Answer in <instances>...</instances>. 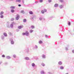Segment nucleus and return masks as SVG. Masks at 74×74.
Returning a JSON list of instances; mask_svg holds the SVG:
<instances>
[{"label":"nucleus","mask_w":74,"mask_h":74,"mask_svg":"<svg viewBox=\"0 0 74 74\" xmlns=\"http://www.w3.org/2000/svg\"><path fill=\"white\" fill-rule=\"evenodd\" d=\"M43 1L42 0H40L39 1V2H40V3H42V2Z\"/></svg>","instance_id":"43"},{"label":"nucleus","mask_w":74,"mask_h":74,"mask_svg":"<svg viewBox=\"0 0 74 74\" xmlns=\"http://www.w3.org/2000/svg\"><path fill=\"white\" fill-rule=\"evenodd\" d=\"M42 19V18L41 17H40L39 18V20H40V21H41Z\"/></svg>","instance_id":"44"},{"label":"nucleus","mask_w":74,"mask_h":74,"mask_svg":"<svg viewBox=\"0 0 74 74\" xmlns=\"http://www.w3.org/2000/svg\"><path fill=\"white\" fill-rule=\"evenodd\" d=\"M1 40H4V36H3V35L1 36Z\"/></svg>","instance_id":"6"},{"label":"nucleus","mask_w":74,"mask_h":74,"mask_svg":"<svg viewBox=\"0 0 74 74\" xmlns=\"http://www.w3.org/2000/svg\"><path fill=\"white\" fill-rule=\"evenodd\" d=\"M13 57L14 58H16V55L15 54L13 55Z\"/></svg>","instance_id":"50"},{"label":"nucleus","mask_w":74,"mask_h":74,"mask_svg":"<svg viewBox=\"0 0 74 74\" xmlns=\"http://www.w3.org/2000/svg\"><path fill=\"white\" fill-rule=\"evenodd\" d=\"M38 3V1H35V3H36V4H37Z\"/></svg>","instance_id":"39"},{"label":"nucleus","mask_w":74,"mask_h":74,"mask_svg":"<svg viewBox=\"0 0 74 74\" xmlns=\"http://www.w3.org/2000/svg\"><path fill=\"white\" fill-rule=\"evenodd\" d=\"M3 34L5 37H7V34L5 32L3 33Z\"/></svg>","instance_id":"7"},{"label":"nucleus","mask_w":74,"mask_h":74,"mask_svg":"<svg viewBox=\"0 0 74 74\" xmlns=\"http://www.w3.org/2000/svg\"><path fill=\"white\" fill-rule=\"evenodd\" d=\"M23 26H20L18 27V29H21V28H23Z\"/></svg>","instance_id":"11"},{"label":"nucleus","mask_w":74,"mask_h":74,"mask_svg":"<svg viewBox=\"0 0 74 74\" xmlns=\"http://www.w3.org/2000/svg\"><path fill=\"white\" fill-rule=\"evenodd\" d=\"M26 21H27V20H26V19H24L23 20V22H26Z\"/></svg>","instance_id":"29"},{"label":"nucleus","mask_w":74,"mask_h":74,"mask_svg":"<svg viewBox=\"0 0 74 74\" xmlns=\"http://www.w3.org/2000/svg\"><path fill=\"white\" fill-rule=\"evenodd\" d=\"M41 12L42 14H44L45 13V12L44 10H42L41 11Z\"/></svg>","instance_id":"31"},{"label":"nucleus","mask_w":74,"mask_h":74,"mask_svg":"<svg viewBox=\"0 0 74 74\" xmlns=\"http://www.w3.org/2000/svg\"><path fill=\"white\" fill-rule=\"evenodd\" d=\"M22 2L23 4H24V3H25V1H24V0H22Z\"/></svg>","instance_id":"38"},{"label":"nucleus","mask_w":74,"mask_h":74,"mask_svg":"<svg viewBox=\"0 0 74 74\" xmlns=\"http://www.w3.org/2000/svg\"><path fill=\"white\" fill-rule=\"evenodd\" d=\"M11 12H12V13H14L15 12V11L13 9H12L11 10Z\"/></svg>","instance_id":"25"},{"label":"nucleus","mask_w":74,"mask_h":74,"mask_svg":"<svg viewBox=\"0 0 74 74\" xmlns=\"http://www.w3.org/2000/svg\"><path fill=\"white\" fill-rule=\"evenodd\" d=\"M41 74H45V72H44V71H41Z\"/></svg>","instance_id":"24"},{"label":"nucleus","mask_w":74,"mask_h":74,"mask_svg":"<svg viewBox=\"0 0 74 74\" xmlns=\"http://www.w3.org/2000/svg\"><path fill=\"white\" fill-rule=\"evenodd\" d=\"M62 61H59L58 62V64H59V65H62Z\"/></svg>","instance_id":"8"},{"label":"nucleus","mask_w":74,"mask_h":74,"mask_svg":"<svg viewBox=\"0 0 74 74\" xmlns=\"http://www.w3.org/2000/svg\"><path fill=\"white\" fill-rule=\"evenodd\" d=\"M65 50L67 51L68 50V47H66L65 48Z\"/></svg>","instance_id":"27"},{"label":"nucleus","mask_w":74,"mask_h":74,"mask_svg":"<svg viewBox=\"0 0 74 74\" xmlns=\"http://www.w3.org/2000/svg\"><path fill=\"white\" fill-rule=\"evenodd\" d=\"M16 2H18V3H21V0H16Z\"/></svg>","instance_id":"21"},{"label":"nucleus","mask_w":74,"mask_h":74,"mask_svg":"<svg viewBox=\"0 0 74 74\" xmlns=\"http://www.w3.org/2000/svg\"><path fill=\"white\" fill-rule=\"evenodd\" d=\"M33 31H34V30H33L32 29H31L29 31V32L30 33H32L33 32Z\"/></svg>","instance_id":"30"},{"label":"nucleus","mask_w":74,"mask_h":74,"mask_svg":"<svg viewBox=\"0 0 74 74\" xmlns=\"http://www.w3.org/2000/svg\"><path fill=\"white\" fill-rule=\"evenodd\" d=\"M60 69L61 70H63V69H64V67L63 66H61L60 67Z\"/></svg>","instance_id":"23"},{"label":"nucleus","mask_w":74,"mask_h":74,"mask_svg":"<svg viewBox=\"0 0 74 74\" xmlns=\"http://www.w3.org/2000/svg\"><path fill=\"white\" fill-rule=\"evenodd\" d=\"M10 8L11 9H14L15 8V7L14 6H11L10 7Z\"/></svg>","instance_id":"12"},{"label":"nucleus","mask_w":74,"mask_h":74,"mask_svg":"<svg viewBox=\"0 0 74 74\" xmlns=\"http://www.w3.org/2000/svg\"><path fill=\"white\" fill-rule=\"evenodd\" d=\"M29 14H31V15H32V14H33V12H32V11H30L29 12Z\"/></svg>","instance_id":"19"},{"label":"nucleus","mask_w":74,"mask_h":74,"mask_svg":"<svg viewBox=\"0 0 74 74\" xmlns=\"http://www.w3.org/2000/svg\"><path fill=\"white\" fill-rule=\"evenodd\" d=\"M8 34L10 36H12V33H11L10 32H9Z\"/></svg>","instance_id":"26"},{"label":"nucleus","mask_w":74,"mask_h":74,"mask_svg":"<svg viewBox=\"0 0 74 74\" xmlns=\"http://www.w3.org/2000/svg\"><path fill=\"white\" fill-rule=\"evenodd\" d=\"M42 57L43 58V59H45V58H46L45 55L44 54H42Z\"/></svg>","instance_id":"5"},{"label":"nucleus","mask_w":74,"mask_h":74,"mask_svg":"<svg viewBox=\"0 0 74 74\" xmlns=\"http://www.w3.org/2000/svg\"><path fill=\"white\" fill-rule=\"evenodd\" d=\"M23 35L24 36L25 35H26L25 32V33H23Z\"/></svg>","instance_id":"47"},{"label":"nucleus","mask_w":74,"mask_h":74,"mask_svg":"<svg viewBox=\"0 0 74 74\" xmlns=\"http://www.w3.org/2000/svg\"><path fill=\"white\" fill-rule=\"evenodd\" d=\"M41 65L42 66H45V64L44 63H42L41 64Z\"/></svg>","instance_id":"22"},{"label":"nucleus","mask_w":74,"mask_h":74,"mask_svg":"<svg viewBox=\"0 0 74 74\" xmlns=\"http://www.w3.org/2000/svg\"><path fill=\"white\" fill-rule=\"evenodd\" d=\"M2 56L3 58H4L5 57V55H3Z\"/></svg>","instance_id":"45"},{"label":"nucleus","mask_w":74,"mask_h":74,"mask_svg":"<svg viewBox=\"0 0 74 74\" xmlns=\"http://www.w3.org/2000/svg\"><path fill=\"white\" fill-rule=\"evenodd\" d=\"M32 67H35V66H36V65L35 64H34V63H32Z\"/></svg>","instance_id":"18"},{"label":"nucleus","mask_w":74,"mask_h":74,"mask_svg":"<svg viewBox=\"0 0 74 74\" xmlns=\"http://www.w3.org/2000/svg\"><path fill=\"white\" fill-rule=\"evenodd\" d=\"M13 25H16V23H15L14 22H13L12 23Z\"/></svg>","instance_id":"34"},{"label":"nucleus","mask_w":74,"mask_h":74,"mask_svg":"<svg viewBox=\"0 0 74 74\" xmlns=\"http://www.w3.org/2000/svg\"><path fill=\"white\" fill-rule=\"evenodd\" d=\"M45 37L46 38H48V36L47 35H45Z\"/></svg>","instance_id":"48"},{"label":"nucleus","mask_w":74,"mask_h":74,"mask_svg":"<svg viewBox=\"0 0 74 74\" xmlns=\"http://www.w3.org/2000/svg\"><path fill=\"white\" fill-rule=\"evenodd\" d=\"M68 25H69V26H70V25H71V24L70 23V22L69 21H68Z\"/></svg>","instance_id":"33"},{"label":"nucleus","mask_w":74,"mask_h":74,"mask_svg":"<svg viewBox=\"0 0 74 74\" xmlns=\"http://www.w3.org/2000/svg\"><path fill=\"white\" fill-rule=\"evenodd\" d=\"M21 13H22V14H25V11L23 10L21 11Z\"/></svg>","instance_id":"14"},{"label":"nucleus","mask_w":74,"mask_h":74,"mask_svg":"<svg viewBox=\"0 0 74 74\" xmlns=\"http://www.w3.org/2000/svg\"><path fill=\"white\" fill-rule=\"evenodd\" d=\"M10 40L11 41V44L12 45H14V41L13 40L12 38H11L10 39Z\"/></svg>","instance_id":"1"},{"label":"nucleus","mask_w":74,"mask_h":74,"mask_svg":"<svg viewBox=\"0 0 74 74\" xmlns=\"http://www.w3.org/2000/svg\"><path fill=\"white\" fill-rule=\"evenodd\" d=\"M6 58L7 59H11V57H10V56H6Z\"/></svg>","instance_id":"13"},{"label":"nucleus","mask_w":74,"mask_h":74,"mask_svg":"<svg viewBox=\"0 0 74 74\" xmlns=\"http://www.w3.org/2000/svg\"><path fill=\"white\" fill-rule=\"evenodd\" d=\"M4 14V12L3 11H1L0 13V15H2Z\"/></svg>","instance_id":"20"},{"label":"nucleus","mask_w":74,"mask_h":74,"mask_svg":"<svg viewBox=\"0 0 74 74\" xmlns=\"http://www.w3.org/2000/svg\"><path fill=\"white\" fill-rule=\"evenodd\" d=\"M59 1L61 3H63L64 1L63 0H59Z\"/></svg>","instance_id":"36"},{"label":"nucleus","mask_w":74,"mask_h":74,"mask_svg":"<svg viewBox=\"0 0 74 74\" xmlns=\"http://www.w3.org/2000/svg\"><path fill=\"white\" fill-rule=\"evenodd\" d=\"M39 44H42V41L41 40H40L38 42Z\"/></svg>","instance_id":"28"},{"label":"nucleus","mask_w":74,"mask_h":74,"mask_svg":"<svg viewBox=\"0 0 74 74\" xmlns=\"http://www.w3.org/2000/svg\"><path fill=\"white\" fill-rule=\"evenodd\" d=\"M72 52L73 53H74V49L72 51Z\"/></svg>","instance_id":"49"},{"label":"nucleus","mask_w":74,"mask_h":74,"mask_svg":"<svg viewBox=\"0 0 74 74\" xmlns=\"http://www.w3.org/2000/svg\"><path fill=\"white\" fill-rule=\"evenodd\" d=\"M25 51L26 52H27V53H28V52H29V48H27V49H26L25 50Z\"/></svg>","instance_id":"4"},{"label":"nucleus","mask_w":74,"mask_h":74,"mask_svg":"<svg viewBox=\"0 0 74 74\" xmlns=\"http://www.w3.org/2000/svg\"><path fill=\"white\" fill-rule=\"evenodd\" d=\"M35 48H36V49L38 48V46L36 45Z\"/></svg>","instance_id":"41"},{"label":"nucleus","mask_w":74,"mask_h":74,"mask_svg":"<svg viewBox=\"0 0 74 74\" xmlns=\"http://www.w3.org/2000/svg\"><path fill=\"white\" fill-rule=\"evenodd\" d=\"M25 35L27 36H29V32L27 31H26L25 32Z\"/></svg>","instance_id":"3"},{"label":"nucleus","mask_w":74,"mask_h":74,"mask_svg":"<svg viewBox=\"0 0 74 74\" xmlns=\"http://www.w3.org/2000/svg\"><path fill=\"white\" fill-rule=\"evenodd\" d=\"M2 63V62H0V64H1V63Z\"/></svg>","instance_id":"54"},{"label":"nucleus","mask_w":74,"mask_h":74,"mask_svg":"<svg viewBox=\"0 0 74 74\" xmlns=\"http://www.w3.org/2000/svg\"><path fill=\"white\" fill-rule=\"evenodd\" d=\"M34 16H32L30 18V19H31V20H33L34 19Z\"/></svg>","instance_id":"17"},{"label":"nucleus","mask_w":74,"mask_h":74,"mask_svg":"<svg viewBox=\"0 0 74 74\" xmlns=\"http://www.w3.org/2000/svg\"><path fill=\"white\" fill-rule=\"evenodd\" d=\"M59 8L60 9H62L63 8V5H61L59 6Z\"/></svg>","instance_id":"9"},{"label":"nucleus","mask_w":74,"mask_h":74,"mask_svg":"<svg viewBox=\"0 0 74 74\" xmlns=\"http://www.w3.org/2000/svg\"><path fill=\"white\" fill-rule=\"evenodd\" d=\"M19 29H16V31L19 32Z\"/></svg>","instance_id":"46"},{"label":"nucleus","mask_w":74,"mask_h":74,"mask_svg":"<svg viewBox=\"0 0 74 74\" xmlns=\"http://www.w3.org/2000/svg\"><path fill=\"white\" fill-rule=\"evenodd\" d=\"M65 74H69V73H66Z\"/></svg>","instance_id":"55"},{"label":"nucleus","mask_w":74,"mask_h":74,"mask_svg":"<svg viewBox=\"0 0 74 74\" xmlns=\"http://www.w3.org/2000/svg\"><path fill=\"white\" fill-rule=\"evenodd\" d=\"M14 19H15L14 18H12L11 19V21H14Z\"/></svg>","instance_id":"35"},{"label":"nucleus","mask_w":74,"mask_h":74,"mask_svg":"<svg viewBox=\"0 0 74 74\" xmlns=\"http://www.w3.org/2000/svg\"><path fill=\"white\" fill-rule=\"evenodd\" d=\"M19 15L18 14H17L16 15V19L18 21L19 19Z\"/></svg>","instance_id":"2"},{"label":"nucleus","mask_w":74,"mask_h":74,"mask_svg":"<svg viewBox=\"0 0 74 74\" xmlns=\"http://www.w3.org/2000/svg\"><path fill=\"white\" fill-rule=\"evenodd\" d=\"M43 20H44V21H45V18H43Z\"/></svg>","instance_id":"52"},{"label":"nucleus","mask_w":74,"mask_h":74,"mask_svg":"<svg viewBox=\"0 0 74 74\" xmlns=\"http://www.w3.org/2000/svg\"><path fill=\"white\" fill-rule=\"evenodd\" d=\"M58 5L57 3H56L54 5L55 7H58Z\"/></svg>","instance_id":"15"},{"label":"nucleus","mask_w":74,"mask_h":74,"mask_svg":"<svg viewBox=\"0 0 74 74\" xmlns=\"http://www.w3.org/2000/svg\"><path fill=\"white\" fill-rule=\"evenodd\" d=\"M10 27L12 29L14 27V25L12 24V23L10 25Z\"/></svg>","instance_id":"10"},{"label":"nucleus","mask_w":74,"mask_h":74,"mask_svg":"<svg viewBox=\"0 0 74 74\" xmlns=\"http://www.w3.org/2000/svg\"><path fill=\"white\" fill-rule=\"evenodd\" d=\"M38 59V58H37V59Z\"/></svg>","instance_id":"56"},{"label":"nucleus","mask_w":74,"mask_h":74,"mask_svg":"<svg viewBox=\"0 0 74 74\" xmlns=\"http://www.w3.org/2000/svg\"><path fill=\"white\" fill-rule=\"evenodd\" d=\"M0 18H4V16L3 15H1Z\"/></svg>","instance_id":"32"},{"label":"nucleus","mask_w":74,"mask_h":74,"mask_svg":"<svg viewBox=\"0 0 74 74\" xmlns=\"http://www.w3.org/2000/svg\"><path fill=\"white\" fill-rule=\"evenodd\" d=\"M31 27L32 29H33V28H34V26L33 25L32 26H31Z\"/></svg>","instance_id":"40"},{"label":"nucleus","mask_w":74,"mask_h":74,"mask_svg":"<svg viewBox=\"0 0 74 74\" xmlns=\"http://www.w3.org/2000/svg\"><path fill=\"white\" fill-rule=\"evenodd\" d=\"M48 1L49 3H51L52 1V0H48Z\"/></svg>","instance_id":"42"},{"label":"nucleus","mask_w":74,"mask_h":74,"mask_svg":"<svg viewBox=\"0 0 74 74\" xmlns=\"http://www.w3.org/2000/svg\"><path fill=\"white\" fill-rule=\"evenodd\" d=\"M44 12H46L47 11V10L46 9H44Z\"/></svg>","instance_id":"37"},{"label":"nucleus","mask_w":74,"mask_h":74,"mask_svg":"<svg viewBox=\"0 0 74 74\" xmlns=\"http://www.w3.org/2000/svg\"><path fill=\"white\" fill-rule=\"evenodd\" d=\"M18 7H21V4H18Z\"/></svg>","instance_id":"51"},{"label":"nucleus","mask_w":74,"mask_h":74,"mask_svg":"<svg viewBox=\"0 0 74 74\" xmlns=\"http://www.w3.org/2000/svg\"><path fill=\"white\" fill-rule=\"evenodd\" d=\"M5 64H8V63H7V62H5Z\"/></svg>","instance_id":"53"},{"label":"nucleus","mask_w":74,"mask_h":74,"mask_svg":"<svg viewBox=\"0 0 74 74\" xmlns=\"http://www.w3.org/2000/svg\"><path fill=\"white\" fill-rule=\"evenodd\" d=\"M24 59H25V60H28L29 59V58L28 57H26Z\"/></svg>","instance_id":"16"}]
</instances>
